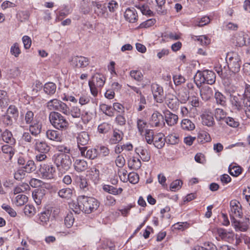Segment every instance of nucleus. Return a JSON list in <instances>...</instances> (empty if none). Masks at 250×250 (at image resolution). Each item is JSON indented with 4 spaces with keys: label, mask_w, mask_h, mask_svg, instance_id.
I'll return each mask as SVG.
<instances>
[{
    "label": "nucleus",
    "mask_w": 250,
    "mask_h": 250,
    "mask_svg": "<svg viewBox=\"0 0 250 250\" xmlns=\"http://www.w3.org/2000/svg\"><path fill=\"white\" fill-rule=\"evenodd\" d=\"M52 161L57 167L59 174L62 175L68 171L72 166L70 156L64 153H56L52 157Z\"/></svg>",
    "instance_id": "1"
},
{
    "label": "nucleus",
    "mask_w": 250,
    "mask_h": 250,
    "mask_svg": "<svg viewBox=\"0 0 250 250\" xmlns=\"http://www.w3.org/2000/svg\"><path fill=\"white\" fill-rule=\"evenodd\" d=\"M78 205L80 209L85 213H90L97 210L99 207V203L94 198L85 196L79 197Z\"/></svg>",
    "instance_id": "2"
},
{
    "label": "nucleus",
    "mask_w": 250,
    "mask_h": 250,
    "mask_svg": "<svg viewBox=\"0 0 250 250\" xmlns=\"http://www.w3.org/2000/svg\"><path fill=\"white\" fill-rule=\"evenodd\" d=\"M49 120L53 127L60 130L67 129L69 123L61 113L56 111H51L49 115Z\"/></svg>",
    "instance_id": "3"
},
{
    "label": "nucleus",
    "mask_w": 250,
    "mask_h": 250,
    "mask_svg": "<svg viewBox=\"0 0 250 250\" xmlns=\"http://www.w3.org/2000/svg\"><path fill=\"white\" fill-rule=\"evenodd\" d=\"M46 107L52 111H59L66 115L70 114L69 108L67 104L57 99L49 101L46 103Z\"/></svg>",
    "instance_id": "4"
},
{
    "label": "nucleus",
    "mask_w": 250,
    "mask_h": 250,
    "mask_svg": "<svg viewBox=\"0 0 250 250\" xmlns=\"http://www.w3.org/2000/svg\"><path fill=\"white\" fill-rule=\"evenodd\" d=\"M229 60L227 62L229 70L234 73L239 72L241 64L240 56L235 53H230L228 55Z\"/></svg>",
    "instance_id": "5"
},
{
    "label": "nucleus",
    "mask_w": 250,
    "mask_h": 250,
    "mask_svg": "<svg viewBox=\"0 0 250 250\" xmlns=\"http://www.w3.org/2000/svg\"><path fill=\"white\" fill-rule=\"evenodd\" d=\"M231 222L236 231L245 232L250 226V215L246 216L243 221H238L234 217H232Z\"/></svg>",
    "instance_id": "6"
},
{
    "label": "nucleus",
    "mask_w": 250,
    "mask_h": 250,
    "mask_svg": "<svg viewBox=\"0 0 250 250\" xmlns=\"http://www.w3.org/2000/svg\"><path fill=\"white\" fill-rule=\"evenodd\" d=\"M40 171L43 178L51 180L54 178L56 169L51 164H43L41 165Z\"/></svg>",
    "instance_id": "7"
},
{
    "label": "nucleus",
    "mask_w": 250,
    "mask_h": 250,
    "mask_svg": "<svg viewBox=\"0 0 250 250\" xmlns=\"http://www.w3.org/2000/svg\"><path fill=\"white\" fill-rule=\"evenodd\" d=\"M229 215L230 218L237 217L241 218L243 216L242 206L240 203L236 200H233L230 202Z\"/></svg>",
    "instance_id": "8"
},
{
    "label": "nucleus",
    "mask_w": 250,
    "mask_h": 250,
    "mask_svg": "<svg viewBox=\"0 0 250 250\" xmlns=\"http://www.w3.org/2000/svg\"><path fill=\"white\" fill-rule=\"evenodd\" d=\"M247 101L249 100L245 99L242 95L238 94L236 95H232L230 98V102L232 106L238 111L243 109Z\"/></svg>",
    "instance_id": "9"
},
{
    "label": "nucleus",
    "mask_w": 250,
    "mask_h": 250,
    "mask_svg": "<svg viewBox=\"0 0 250 250\" xmlns=\"http://www.w3.org/2000/svg\"><path fill=\"white\" fill-rule=\"evenodd\" d=\"M233 40L236 46L239 47L247 45L249 44L250 42L248 35L244 32L235 34L234 36Z\"/></svg>",
    "instance_id": "10"
},
{
    "label": "nucleus",
    "mask_w": 250,
    "mask_h": 250,
    "mask_svg": "<svg viewBox=\"0 0 250 250\" xmlns=\"http://www.w3.org/2000/svg\"><path fill=\"white\" fill-rule=\"evenodd\" d=\"M151 90L154 100L157 103H162L164 98L163 87L157 83H152Z\"/></svg>",
    "instance_id": "11"
},
{
    "label": "nucleus",
    "mask_w": 250,
    "mask_h": 250,
    "mask_svg": "<svg viewBox=\"0 0 250 250\" xmlns=\"http://www.w3.org/2000/svg\"><path fill=\"white\" fill-rule=\"evenodd\" d=\"M89 64V60L88 58L80 56H74L72 57L71 62V65L75 67L83 68Z\"/></svg>",
    "instance_id": "12"
},
{
    "label": "nucleus",
    "mask_w": 250,
    "mask_h": 250,
    "mask_svg": "<svg viewBox=\"0 0 250 250\" xmlns=\"http://www.w3.org/2000/svg\"><path fill=\"white\" fill-rule=\"evenodd\" d=\"M91 5L93 8L94 13L99 17H105L107 14L106 6L99 2L92 1Z\"/></svg>",
    "instance_id": "13"
},
{
    "label": "nucleus",
    "mask_w": 250,
    "mask_h": 250,
    "mask_svg": "<svg viewBox=\"0 0 250 250\" xmlns=\"http://www.w3.org/2000/svg\"><path fill=\"white\" fill-rule=\"evenodd\" d=\"M166 103L168 108L173 111H176L179 108L180 102L179 99L172 94H168L166 98Z\"/></svg>",
    "instance_id": "14"
},
{
    "label": "nucleus",
    "mask_w": 250,
    "mask_h": 250,
    "mask_svg": "<svg viewBox=\"0 0 250 250\" xmlns=\"http://www.w3.org/2000/svg\"><path fill=\"white\" fill-rule=\"evenodd\" d=\"M51 212V210L48 209L41 212L38 215V222L42 226L47 225L49 223Z\"/></svg>",
    "instance_id": "15"
},
{
    "label": "nucleus",
    "mask_w": 250,
    "mask_h": 250,
    "mask_svg": "<svg viewBox=\"0 0 250 250\" xmlns=\"http://www.w3.org/2000/svg\"><path fill=\"white\" fill-rule=\"evenodd\" d=\"M35 143L34 145V147L36 151L42 153H46L50 150V146L47 143L43 141L35 139Z\"/></svg>",
    "instance_id": "16"
},
{
    "label": "nucleus",
    "mask_w": 250,
    "mask_h": 250,
    "mask_svg": "<svg viewBox=\"0 0 250 250\" xmlns=\"http://www.w3.org/2000/svg\"><path fill=\"white\" fill-rule=\"evenodd\" d=\"M124 16L125 20L130 23L136 22L138 20L137 13L134 8L126 9Z\"/></svg>",
    "instance_id": "17"
},
{
    "label": "nucleus",
    "mask_w": 250,
    "mask_h": 250,
    "mask_svg": "<svg viewBox=\"0 0 250 250\" xmlns=\"http://www.w3.org/2000/svg\"><path fill=\"white\" fill-rule=\"evenodd\" d=\"M200 94L203 100L207 101L212 97L213 91L209 86H204L200 89Z\"/></svg>",
    "instance_id": "18"
},
{
    "label": "nucleus",
    "mask_w": 250,
    "mask_h": 250,
    "mask_svg": "<svg viewBox=\"0 0 250 250\" xmlns=\"http://www.w3.org/2000/svg\"><path fill=\"white\" fill-rule=\"evenodd\" d=\"M89 141V136L87 132L85 131L81 132L78 134L77 137V142L78 144V146L80 150L81 146H85L86 145Z\"/></svg>",
    "instance_id": "19"
},
{
    "label": "nucleus",
    "mask_w": 250,
    "mask_h": 250,
    "mask_svg": "<svg viewBox=\"0 0 250 250\" xmlns=\"http://www.w3.org/2000/svg\"><path fill=\"white\" fill-rule=\"evenodd\" d=\"M87 147L84 146L80 148V151L82 156L87 158L89 159H94L97 156V151L95 148H89L86 150Z\"/></svg>",
    "instance_id": "20"
},
{
    "label": "nucleus",
    "mask_w": 250,
    "mask_h": 250,
    "mask_svg": "<svg viewBox=\"0 0 250 250\" xmlns=\"http://www.w3.org/2000/svg\"><path fill=\"white\" fill-rule=\"evenodd\" d=\"M75 181L79 185L81 189L83 191H86L89 190L90 185L88 180L85 177L83 176H77Z\"/></svg>",
    "instance_id": "21"
},
{
    "label": "nucleus",
    "mask_w": 250,
    "mask_h": 250,
    "mask_svg": "<svg viewBox=\"0 0 250 250\" xmlns=\"http://www.w3.org/2000/svg\"><path fill=\"white\" fill-rule=\"evenodd\" d=\"M75 170L79 172L86 170L88 168V164L83 159H76L74 163Z\"/></svg>",
    "instance_id": "22"
},
{
    "label": "nucleus",
    "mask_w": 250,
    "mask_h": 250,
    "mask_svg": "<svg viewBox=\"0 0 250 250\" xmlns=\"http://www.w3.org/2000/svg\"><path fill=\"white\" fill-rule=\"evenodd\" d=\"M163 121V116L160 112L155 111L151 115L150 123L152 126H159Z\"/></svg>",
    "instance_id": "23"
},
{
    "label": "nucleus",
    "mask_w": 250,
    "mask_h": 250,
    "mask_svg": "<svg viewBox=\"0 0 250 250\" xmlns=\"http://www.w3.org/2000/svg\"><path fill=\"white\" fill-rule=\"evenodd\" d=\"M42 128V125L39 122L36 121L30 125L29 130L32 136L37 137L39 135Z\"/></svg>",
    "instance_id": "24"
},
{
    "label": "nucleus",
    "mask_w": 250,
    "mask_h": 250,
    "mask_svg": "<svg viewBox=\"0 0 250 250\" xmlns=\"http://www.w3.org/2000/svg\"><path fill=\"white\" fill-rule=\"evenodd\" d=\"M165 117L167 124L169 126L175 125L178 120V116L169 111H167L165 113Z\"/></svg>",
    "instance_id": "25"
},
{
    "label": "nucleus",
    "mask_w": 250,
    "mask_h": 250,
    "mask_svg": "<svg viewBox=\"0 0 250 250\" xmlns=\"http://www.w3.org/2000/svg\"><path fill=\"white\" fill-rule=\"evenodd\" d=\"M47 138L52 141L56 142H61L62 140V135L58 131L55 130H48L46 132Z\"/></svg>",
    "instance_id": "26"
},
{
    "label": "nucleus",
    "mask_w": 250,
    "mask_h": 250,
    "mask_svg": "<svg viewBox=\"0 0 250 250\" xmlns=\"http://www.w3.org/2000/svg\"><path fill=\"white\" fill-rule=\"evenodd\" d=\"M163 133H158L154 136L153 142L154 146L158 149H161L164 147L166 142V139L164 138Z\"/></svg>",
    "instance_id": "27"
},
{
    "label": "nucleus",
    "mask_w": 250,
    "mask_h": 250,
    "mask_svg": "<svg viewBox=\"0 0 250 250\" xmlns=\"http://www.w3.org/2000/svg\"><path fill=\"white\" fill-rule=\"evenodd\" d=\"M217 232L219 236L222 238V239L226 241H229L232 239L234 236V234L232 231H228L222 228L218 229Z\"/></svg>",
    "instance_id": "28"
},
{
    "label": "nucleus",
    "mask_w": 250,
    "mask_h": 250,
    "mask_svg": "<svg viewBox=\"0 0 250 250\" xmlns=\"http://www.w3.org/2000/svg\"><path fill=\"white\" fill-rule=\"evenodd\" d=\"M205 82L208 84H212L215 82L216 76L215 73L210 70L204 71Z\"/></svg>",
    "instance_id": "29"
},
{
    "label": "nucleus",
    "mask_w": 250,
    "mask_h": 250,
    "mask_svg": "<svg viewBox=\"0 0 250 250\" xmlns=\"http://www.w3.org/2000/svg\"><path fill=\"white\" fill-rule=\"evenodd\" d=\"M202 123L208 127L212 126L215 124L214 118L211 114L206 113L202 115Z\"/></svg>",
    "instance_id": "30"
},
{
    "label": "nucleus",
    "mask_w": 250,
    "mask_h": 250,
    "mask_svg": "<svg viewBox=\"0 0 250 250\" xmlns=\"http://www.w3.org/2000/svg\"><path fill=\"white\" fill-rule=\"evenodd\" d=\"M1 137L3 141L11 145H14L16 140L13 136L11 131L6 129L2 134Z\"/></svg>",
    "instance_id": "31"
},
{
    "label": "nucleus",
    "mask_w": 250,
    "mask_h": 250,
    "mask_svg": "<svg viewBox=\"0 0 250 250\" xmlns=\"http://www.w3.org/2000/svg\"><path fill=\"white\" fill-rule=\"evenodd\" d=\"M105 78L100 74H95L92 78V81L89 82L96 85L97 87H102L104 84Z\"/></svg>",
    "instance_id": "32"
},
{
    "label": "nucleus",
    "mask_w": 250,
    "mask_h": 250,
    "mask_svg": "<svg viewBox=\"0 0 250 250\" xmlns=\"http://www.w3.org/2000/svg\"><path fill=\"white\" fill-rule=\"evenodd\" d=\"M135 151L138 154H140V158L143 161L147 162L150 160V156L147 150L143 147L140 146L136 148Z\"/></svg>",
    "instance_id": "33"
},
{
    "label": "nucleus",
    "mask_w": 250,
    "mask_h": 250,
    "mask_svg": "<svg viewBox=\"0 0 250 250\" xmlns=\"http://www.w3.org/2000/svg\"><path fill=\"white\" fill-rule=\"evenodd\" d=\"M128 167L134 170L139 169L142 166V163L138 158L133 157L128 162Z\"/></svg>",
    "instance_id": "34"
},
{
    "label": "nucleus",
    "mask_w": 250,
    "mask_h": 250,
    "mask_svg": "<svg viewBox=\"0 0 250 250\" xmlns=\"http://www.w3.org/2000/svg\"><path fill=\"white\" fill-rule=\"evenodd\" d=\"M58 194L61 198L68 200L72 196L73 190L69 188H64L59 190Z\"/></svg>",
    "instance_id": "35"
},
{
    "label": "nucleus",
    "mask_w": 250,
    "mask_h": 250,
    "mask_svg": "<svg viewBox=\"0 0 250 250\" xmlns=\"http://www.w3.org/2000/svg\"><path fill=\"white\" fill-rule=\"evenodd\" d=\"M43 90L46 94L52 95L56 91V85L52 82L46 83L44 85Z\"/></svg>",
    "instance_id": "36"
},
{
    "label": "nucleus",
    "mask_w": 250,
    "mask_h": 250,
    "mask_svg": "<svg viewBox=\"0 0 250 250\" xmlns=\"http://www.w3.org/2000/svg\"><path fill=\"white\" fill-rule=\"evenodd\" d=\"M104 191L113 195H119L122 193L123 188H117L112 186L104 185L103 188Z\"/></svg>",
    "instance_id": "37"
},
{
    "label": "nucleus",
    "mask_w": 250,
    "mask_h": 250,
    "mask_svg": "<svg viewBox=\"0 0 250 250\" xmlns=\"http://www.w3.org/2000/svg\"><path fill=\"white\" fill-rule=\"evenodd\" d=\"M181 126L183 129L188 131L193 130L195 127L194 124L188 119L182 121Z\"/></svg>",
    "instance_id": "38"
},
{
    "label": "nucleus",
    "mask_w": 250,
    "mask_h": 250,
    "mask_svg": "<svg viewBox=\"0 0 250 250\" xmlns=\"http://www.w3.org/2000/svg\"><path fill=\"white\" fill-rule=\"evenodd\" d=\"M197 141L198 143L204 144L210 140L209 134L205 131H200L198 133Z\"/></svg>",
    "instance_id": "39"
},
{
    "label": "nucleus",
    "mask_w": 250,
    "mask_h": 250,
    "mask_svg": "<svg viewBox=\"0 0 250 250\" xmlns=\"http://www.w3.org/2000/svg\"><path fill=\"white\" fill-rule=\"evenodd\" d=\"M124 134L121 130L115 129L113 131L112 138L110 141L112 144H116L121 141L123 137Z\"/></svg>",
    "instance_id": "40"
},
{
    "label": "nucleus",
    "mask_w": 250,
    "mask_h": 250,
    "mask_svg": "<svg viewBox=\"0 0 250 250\" xmlns=\"http://www.w3.org/2000/svg\"><path fill=\"white\" fill-rule=\"evenodd\" d=\"M194 82L198 88H200L202 83H205V78L204 71H198L194 77Z\"/></svg>",
    "instance_id": "41"
},
{
    "label": "nucleus",
    "mask_w": 250,
    "mask_h": 250,
    "mask_svg": "<svg viewBox=\"0 0 250 250\" xmlns=\"http://www.w3.org/2000/svg\"><path fill=\"white\" fill-rule=\"evenodd\" d=\"M216 103L222 106H226V98L221 92L217 91L214 94Z\"/></svg>",
    "instance_id": "42"
},
{
    "label": "nucleus",
    "mask_w": 250,
    "mask_h": 250,
    "mask_svg": "<svg viewBox=\"0 0 250 250\" xmlns=\"http://www.w3.org/2000/svg\"><path fill=\"white\" fill-rule=\"evenodd\" d=\"M227 113L222 109L217 108L214 111V116L217 121H224L226 119Z\"/></svg>",
    "instance_id": "43"
},
{
    "label": "nucleus",
    "mask_w": 250,
    "mask_h": 250,
    "mask_svg": "<svg viewBox=\"0 0 250 250\" xmlns=\"http://www.w3.org/2000/svg\"><path fill=\"white\" fill-rule=\"evenodd\" d=\"M135 7L139 9L143 15L148 16H151L152 15V12L147 5L139 4L135 5Z\"/></svg>",
    "instance_id": "44"
},
{
    "label": "nucleus",
    "mask_w": 250,
    "mask_h": 250,
    "mask_svg": "<svg viewBox=\"0 0 250 250\" xmlns=\"http://www.w3.org/2000/svg\"><path fill=\"white\" fill-rule=\"evenodd\" d=\"M30 188L27 184L22 183L14 188V194H17L21 192H24L26 191L29 190Z\"/></svg>",
    "instance_id": "45"
},
{
    "label": "nucleus",
    "mask_w": 250,
    "mask_h": 250,
    "mask_svg": "<svg viewBox=\"0 0 250 250\" xmlns=\"http://www.w3.org/2000/svg\"><path fill=\"white\" fill-rule=\"evenodd\" d=\"M36 212L35 207L32 205H26L24 208V214L29 217L33 216Z\"/></svg>",
    "instance_id": "46"
},
{
    "label": "nucleus",
    "mask_w": 250,
    "mask_h": 250,
    "mask_svg": "<svg viewBox=\"0 0 250 250\" xmlns=\"http://www.w3.org/2000/svg\"><path fill=\"white\" fill-rule=\"evenodd\" d=\"M229 126L236 128L239 125V123L237 120L230 117H226L224 121Z\"/></svg>",
    "instance_id": "47"
},
{
    "label": "nucleus",
    "mask_w": 250,
    "mask_h": 250,
    "mask_svg": "<svg viewBox=\"0 0 250 250\" xmlns=\"http://www.w3.org/2000/svg\"><path fill=\"white\" fill-rule=\"evenodd\" d=\"M229 174L233 176H237L241 173V168L239 166L230 165L229 167Z\"/></svg>",
    "instance_id": "48"
},
{
    "label": "nucleus",
    "mask_w": 250,
    "mask_h": 250,
    "mask_svg": "<svg viewBox=\"0 0 250 250\" xmlns=\"http://www.w3.org/2000/svg\"><path fill=\"white\" fill-rule=\"evenodd\" d=\"M155 135L154 132L151 129H146L145 133V137L146 142L148 144H151L154 140Z\"/></svg>",
    "instance_id": "49"
},
{
    "label": "nucleus",
    "mask_w": 250,
    "mask_h": 250,
    "mask_svg": "<svg viewBox=\"0 0 250 250\" xmlns=\"http://www.w3.org/2000/svg\"><path fill=\"white\" fill-rule=\"evenodd\" d=\"M23 168L26 172L30 173L35 170L36 166L33 161L28 160L26 162L24 166L23 167Z\"/></svg>",
    "instance_id": "50"
},
{
    "label": "nucleus",
    "mask_w": 250,
    "mask_h": 250,
    "mask_svg": "<svg viewBox=\"0 0 250 250\" xmlns=\"http://www.w3.org/2000/svg\"><path fill=\"white\" fill-rule=\"evenodd\" d=\"M179 102L182 104L186 103L189 100V95L186 90H181L178 94Z\"/></svg>",
    "instance_id": "51"
},
{
    "label": "nucleus",
    "mask_w": 250,
    "mask_h": 250,
    "mask_svg": "<svg viewBox=\"0 0 250 250\" xmlns=\"http://www.w3.org/2000/svg\"><path fill=\"white\" fill-rule=\"evenodd\" d=\"M28 201L27 197L23 194H20L16 197V204L18 206L23 205Z\"/></svg>",
    "instance_id": "52"
},
{
    "label": "nucleus",
    "mask_w": 250,
    "mask_h": 250,
    "mask_svg": "<svg viewBox=\"0 0 250 250\" xmlns=\"http://www.w3.org/2000/svg\"><path fill=\"white\" fill-rule=\"evenodd\" d=\"M74 222V218L72 213H68L64 218V224L67 228H71Z\"/></svg>",
    "instance_id": "53"
},
{
    "label": "nucleus",
    "mask_w": 250,
    "mask_h": 250,
    "mask_svg": "<svg viewBox=\"0 0 250 250\" xmlns=\"http://www.w3.org/2000/svg\"><path fill=\"white\" fill-rule=\"evenodd\" d=\"M179 141V137L176 134H169L166 139V142L171 145L177 144Z\"/></svg>",
    "instance_id": "54"
},
{
    "label": "nucleus",
    "mask_w": 250,
    "mask_h": 250,
    "mask_svg": "<svg viewBox=\"0 0 250 250\" xmlns=\"http://www.w3.org/2000/svg\"><path fill=\"white\" fill-rule=\"evenodd\" d=\"M10 53L15 57H19V55L21 53V51L19 47V45L18 43L16 42L11 46L10 48Z\"/></svg>",
    "instance_id": "55"
},
{
    "label": "nucleus",
    "mask_w": 250,
    "mask_h": 250,
    "mask_svg": "<svg viewBox=\"0 0 250 250\" xmlns=\"http://www.w3.org/2000/svg\"><path fill=\"white\" fill-rule=\"evenodd\" d=\"M100 109L106 115L110 117L113 116V112L111 110V106H108L105 104H102L100 105Z\"/></svg>",
    "instance_id": "56"
},
{
    "label": "nucleus",
    "mask_w": 250,
    "mask_h": 250,
    "mask_svg": "<svg viewBox=\"0 0 250 250\" xmlns=\"http://www.w3.org/2000/svg\"><path fill=\"white\" fill-rule=\"evenodd\" d=\"M34 114L32 111H27L24 116V120L27 125H30L34 122Z\"/></svg>",
    "instance_id": "57"
},
{
    "label": "nucleus",
    "mask_w": 250,
    "mask_h": 250,
    "mask_svg": "<svg viewBox=\"0 0 250 250\" xmlns=\"http://www.w3.org/2000/svg\"><path fill=\"white\" fill-rule=\"evenodd\" d=\"M137 125L139 133L141 135H142L146 126V122L142 119H138L137 121Z\"/></svg>",
    "instance_id": "58"
},
{
    "label": "nucleus",
    "mask_w": 250,
    "mask_h": 250,
    "mask_svg": "<svg viewBox=\"0 0 250 250\" xmlns=\"http://www.w3.org/2000/svg\"><path fill=\"white\" fill-rule=\"evenodd\" d=\"M127 179L129 182L133 184H135L139 182V175L135 172H130L127 175Z\"/></svg>",
    "instance_id": "59"
},
{
    "label": "nucleus",
    "mask_w": 250,
    "mask_h": 250,
    "mask_svg": "<svg viewBox=\"0 0 250 250\" xmlns=\"http://www.w3.org/2000/svg\"><path fill=\"white\" fill-rule=\"evenodd\" d=\"M155 21L156 20L154 19H148L146 21H145L141 23L138 26V28H146L151 27V26L154 24Z\"/></svg>",
    "instance_id": "60"
},
{
    "label": "nucleus",
    "mask_w": 250,
    "mask_h": 250,
    "mask_svg": "<svg viewBox=\"0 0 250 250\" xmlns=\"http://www.w3.org/2000/svg\"><path fill=\"white\" fill-rule=\"evenodd\" d=\"M183 184L182 181L180 180H176L172 182L170 186V188L171 191H176L179 189Z\"/></svg>",
    "instance_id": "61"
},
{
    "label": "nucleus",
    "mask_w": 250,
    "mask_h": 250,
    "mask_svg": "<svg viewBox=\"0 0 250 250\" xmlns=\"http://www.w3.org/2000/svg\"><path fill=\"white\" fill-rule=\"evenodd\" d=\"M6 113L8 115H12L13 118H17L19 115V112L17 108L13 105H11L9 106L7 110Z\"/></svg>",
    "instance_id": "62"
},
{
    "label": "nucleus",
    "mask_w": 250,
    "mask_h": 250,
    "mask_svg": "<svg viewBox=\"0 0 250 250\" xmlns=\"http://www.w3.org/2000/svg\"><path fill=\"white\" fill-rule=\"evenodd\" d=\"M110 129V125L106 123H103L98 126V129L101 133H105Z\"/></svg>",
    "instance_id": "63"
},
{
    "label": "nucleus",
    "mask_w": 250,
    "mask_h": 250,
    "mask_svg": "<svg viewBox=\"0 0 250 250\" xmlns=\"http://www.w3.org/2000/svg\"><path fill=\"white\" fill-rule=\"evenodd\" d=\"M195 40L199 41L202 45H207L210 43V40L206 36H200L196 37Z\"/></svg>",
    "instance_id": "64"
}]
</instances>
